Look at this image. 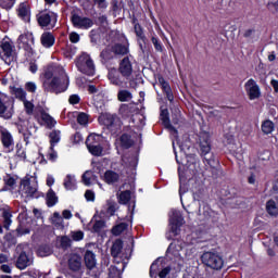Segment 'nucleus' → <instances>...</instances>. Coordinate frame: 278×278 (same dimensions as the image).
I'll return each mask as SVG.
<instances>
[{
    "label": "nucleus",
    "instance_id": "61",
    "mask_svg": "<svg viewBox=\"0 0 278 278\" xmlns=\"http://www.w3.org/2000/svg\"><path fill=\"white\" fill-rule=\"evenodd\" d=\"M77 123L79 125H88V114L86 113H80L78 116H77Z\"/></svg>",
    "mask_w": 278,
    "mask_h": 278
},
{
    "label": "nucleus",
    "instance_id": "44",
    "mask_svg": "<svg viewBox=\"0 0 278 278\" xmlns=\"http://www.w3.org/2000/svg\"><path fill=\"white\" fill-rule=\"evenodd\" d=\"M104 181L106 184H116V181H118V174H116V172L113 170L105 172Z\"/></svg>",
    "mask_w": 278,
    "mask_h": 278
},
{
    "label": "nucleus",
    "instance_id": "19",
    "mask_svg": "<svg viewBox=\"0 0 278 278\" xmlns=\"http://www.w3.org/2000/svg\"><path fill=\"white\" fill-rule=\"evenodd\" d=\"M67 265L72 273H79L81 270V255L71 253L68 256Z\"/></svg>",
    "mask_w": 278,
    "mask_h": 278
},
{
    "label": "nucleus",
    "instance_id": "34",
    "mask_svg": "<svg viewBox=\"0 0 278 278\" xmlns=\"http://www.w3.org/2000/svg\"><path fill=\"white\" fill-rule=\"evenodd\" d=\"M18 218L21 222L20 227L17 228L18 233H29V229L23 230V220H27V218H29V215L27 214V208H22Z\"/></svg>",
    "mask_w": 278,
    "mask_h": 278
},
{
    "label": "nucleus",
    "instance_id": "55",
    "mask_svg": "<svg viewBox=\"0 0 278 278\" xmlns=\"http://www.w3.org/2000/svg\"><path fill=\"white\" fill-rule=\"evenodd\" d=\"M51 253L52 251L51 248H49V245H42L37 251V255H39V257H47L51 255Z\"/></svg>",
    "mask_w": 278,
    "mask_h": 278
},
{
    "label": "nucleus",
    "instance_id": "2",
    "mask_svg": "<svg viewBox=\"0 0 278 278\" xmlns=\"http://www.w3.org/2000/svg\"><path fill=\"white\" fill-rule=\"evenodd\" d=\"M161 121L164 124V126L169 129L170 135L176 138V144L178 146L179 149V153L181 155V157H184L185 155V160L181 159L179 160V156L177 155V148L175 147V140H173V149H174V153L176 155V162L177 164H182V166H190V160H191V164H194V155H186V149H190V146L186 144H181L179 142V140L177 139V129H175V127H173V125H170V119L168 118V109H163L161 110Z\"/></svg>",
    "mask_w": 278,
    "mask_h": 278
},
{
    "label": "nucleus",
    "instance_id": "64",
    "mask_svg": "<svg viewBox=\"0 0 278 278\" xmlns=\"http://www.w3.org/2000/svg\"><path fill=\"white\" fill-rule=\"evenodd\" d=\"M15 2H11V4L8 3V0H0V8L3 10H12L14 8Z\"/></svg>",
    "mask_w": 278,
    "mask_h": 278
},
{
    "label": "nucleus",
    "instance_id": "41",
    "mask_svg": "<svg viewBox=\"0 0 278 278\" xmlns=\"http://www.w3.org/2000/svg\"><path fill=\"white\" fill-rule=\"evenodd\" d=\"M123 251V241L116 240L111 248V255L113 257H118Z\"/></svg>",
    "mask_w": 278,
    "mask_h": 278
},
{
    "label": "nucleus",
    "instance_id": "8",
    "mask_svg": "<svg viewBox=\"0 0 278 278\" xmlns=\"http://www.w3.org/2000/svg\"><path fill=\"white\" fill-rule=\"evenodd\" d=\"M202 264L208 266V268H213V270H220L225 265V261L223 256H220L216 252H204L201 256Z\"/></svg>",
    "mask_w": 278,
    "mask_h": 278
},
{
    "label": "nucleus",
    "instance_id": "52",
    "mask_svg": "<svg viewBox=\"0 0 278 278\" xmlns=\"http://www.w3.org/2000/svg\"><path fill=\"white\" fill-rule=\"evenodd\" d=\"M70 238L73 242H81L84 240V231L75 230L70 232Z\"/></svg>",
    "mask_w": 278,
    "mask_h": 278
},
{
    "label": "nucleus",
    "instance_id": "20",
    "mask_svg": "<svg viewBox=\"0 0 278 278\" xmlns=\"http://www.w3.org/2000/svg\"><path fill=\"white\" fill-rule=\"evenodd\" d=\"M85 266L88 270H93L97 268V255L92 251L87 250L84 255Z\"/></svg>",
    "mask_w": 278,
    "mask_h": 278
},
{
    "label": "nucleus",
    "instance_id": "28",
    "mask_svg": "<svg viewBox=\"0 0 278 278\" xmlns=\"http://www.w3.org/2000/svg\"><path fill=\"white\" fill-rule=\"evenodd\" d=\"M63 186L67 190H77V179H75V176L68 174L64 179Z\"/></svg>",
    "mask_w": 278,
    "mask_h": 278
},
{
    "label": "nucleus",
    "instance_id": "33",
    "mask_svg": "<svg viewBox=\"0 0 278 278\" xmlns=\"http://www.w3.org/2000/svg\"><path fill=\"white\" fill-rule=\"evenodd\" d=\"M104 30H102L101 28H99V30H91L90 31V38H91V42H93V45H97V42H101V38H105L108 40V36H103Z\"/></svg>",
    "mask_w": 278,
    "mask_h": 278
},
{
    "label": "nucleus",
    "instance_id": "13",
    "mask_svg": "<svg viewBox=\"0 0 278 278\" xmlns=\"http://www.w3.org/2000/svg\"><path fill=\"white\" fill-rule=\"evenodd\" d=\"M0 139L4 151L12 153V151H14V137H12L10 130L3 126H0Z\"/></svg>",
    "mask_w": 278,
    "mask_h": 278
},
{
    "label": "nucleus",
    "instance_id": "56",
    "mask_svg": "<svg viewBox=\"0 0 278 278\" xmlns=\"http://www.w3.org/2000/svg\"><path fill=\"white\" fill-rule=\"evenodd\" d=\"M41 118H42V121H45V123H47L48 127H55L56 122L53 117H51V115H49L47 113H42Z\"/></svg>",
    "mask_w": 278,
    "mask_h": 278
},
{
    "label": "nucleus",
    "instance_id": "18",
    "mask_svg": "<svg viewBox=\"0 0 278 278\" xmlns=\"http://www.w3.org/2000/svg\"><path fill=\"white\" fill-rule=\"evenodd\" d=\"M121 75L126 76L130 79V81H134V65L131 64V61L128 59V56L124 58L119 62L118 70Z\"/></svg>",
    "mask_w": 278,
    "mask_h": 278
},
{
    "label": "nucleus",
    "instance_id": "9",
    "mask_svg": "<svg viewBox=\"0 0 278 278\" xmlns=\"http://www.w3.org/2000/svg\"><path fill=\"white\" fill-rule=\"evenodd\" d=\"M100 125H104L106 129H110L111 134H118L121 131V119L116 115L104 113L99 116Z\"/></svg>",
    "mask_w": 278,
    "mask_h": 278
},
{
    "label": "nucleus",
    "instance_id": "24",
    "mask_svg": "<svg viewBox=\"0 0 278 278\" xmlns=\"http://www.w3.org/2000/svg\"><path fill=\"white\" fill-rule=\"evenodd\" d=\"M41 45L46 49H51L53 45H55V37L51 33H43L41 35Z\"/></svg>",
    "mask_w": 278,
    "mask_h": 278
},
{
    "label": "nucleus",
    "instance_id": "17",
    "mask_svg": "<svg viewBox=\"0 0 278 278\" xmlns=\"http://www.w3.org/2000/svg\"><path fill=\"white\" fill-rule=\"evenodd\" d=\"M244 89L251 101H255V99H260V97L262 96V91H260V86L253 78H250L245 83Z\"/></svg>",
    "mask_w": 278,
    "mask_h": 278
},
{
    "label": "nucleus",
    "instance_id": "50",
    "mask_svg": "<svg viewBox=\"0 0 278 278\" xmlns=\"http://www.w3.org/2000/svg\"><path fill=\"white\" fill-rule=\"evenodd\" d=\"M123 162L126 164V166H129L130 168H136L138 166V156L132 155L127 159V156H123Z\"/></svg>",
    "mask_w": 278,
    "mask_h": 278
},
{
    "label": "nucleus",
    "instance_id": "1",
    "mask_svg": "<svg viewBox=\"0 0 278 278\" xmlns=\"http://www.w3.org/2000/svg\"><path fill=\"white\" fill-rule=\"evenodd\" d=\"M43 90L60 94L68 90V76L64 67L50 65L45 72Z\"/></svg>",
    "mask_w": 278,
    "mask_h": 278
},
{
    "label": "nucleus",
    "instance_id": "48",
    "mask_svg": "<svg viewBox=\"0 0 278 278\" xmlns=\"http://www.w3.org/2000/svg\"><path fill=\"white\" fill-rule=\"evenodd\" d=\"M266 210L270 216H277L278 215V206L277 203H275L274 200H269L266 204Z\"/></svg>",
    "mask_w": 278,
    "mask_h": 278
},
{
    "label": "nucleus",
    "instance_id": "59",
    "mask_svg": "<svg viewBox=\"0 0 278 278\" xmlns=\"http://www.w3.org/2000/svg\"><path fill=\"white\" fill-rule=\"evenodd\" d=\"M160 262L154 261L152 265L150 266V277H155L157 275V270H160Z\"/></svg>",
    "mask_w": 278,
    "mask_h": 278
},
{
    "label": "nucleus",
    "instance_id": "27",
    "mask_svg": "<svg viewBox=\"0 0 278 278\" xmlns=\"http://www.w3.org/2000/svg\"><path fill=\"white\" fill-rule=\"evenodd\" d=\"M178 175H179V181H180L179 197H180V201H181L184 194H186V192H188V186L186 185V177L184 176V173L181 172V166L178 167Z\"/></svg>",
    "mask_w": 278,
    "mask_h": 278
},
{
    "label": "nucleus",
    "instance_id": "5",
    "mask_svg": "<svg viewBox=\"0 0 278 278\" xmlns=\"http://www.w3.org/2000/svg\"><path fill=\"white\" fill-rule=\"evenodd\" d=\"M86 146L91 155H94L96 157H101V155H103V137L101 135H89L86 140Z\"/></svg>",
    "mask_w": 278,
    "mask_h": 278
},
{
    "label": "nucleus",
    "instance_id": "15",
    "mask_svg": "<svg viewBox=\"0 0 278 278\" xmlns=\"http://www.w3.org/2000/svg\"><path fill=\"white\" fill-rule=\"evenodd\" d=\"M72 24L76 29H90L94 25V22L90 17L81 16L79 14H73L71 17Z\"/></svg>",
    "mask_w": 278,
    "mask_h": 278
},
{
    "label": "nucleus",
    "instance_id": "12",
    "mask_svg": "<svg viewBox=\"0 0 278 278\" xmlns=\"http://www.w3.org/2000/svg\"><path fill=\"white\" fill-rule=\"evenodd\" d=\"M18 131L22 134L26 144H29V140H31V138H36L38 127H36L35 123L24 122L23 125L18 126Z\"/></svg>",
    "mask_w": 278,
    "mask_h": 278
},
{
    "label": "nucleus",
    "instance_id": "45",
    "mask_svg": "<svg viewBox=\"0 0 278 278\" xmlns=\"http://www.w3.org/2000/svg\"><path fill=\"white\" fill-rule=\"evenodd\" d=\"M61 131L60 130H52L49 135L50 138V147H55V144H58V142H60L62 136H61Z\"/></svg>",
    "mask_w": 278,
    "mask_h": 278
},
{
    "label": "nucleus",
    "instance_id": "26",
    "mask_svg": "<svg viewBox=\"0 0 278 278\" xmlns=\"http://www.w3.org/2000/svg\"><path fill=\"white\" fill-rule=\"evenodd\" d=\"M93 105L100 114H103V111L105 110V100H103V94L98 93L93 96Z\"/></svg>",
    "mask_w": 278,
    "mask_h": 278
},
{
    "label": "nucleus",
    "instance_id": "46",
    "mask_svg": "<svg viewBox=\"0 0 278 278\" xmlns=\"http://www.w3.org/2000/svg\"><path fill=\"white\" fill-rule=\"evenodd\" d=\"M118 201L122 205H127V203L131 201V191L129 190L122 191L118 195Z\"/></svg>",
    "mask_w": 278,
    "mask_h": 278
},
{
    "label": "nucleus",
    "instance_id": "7",
    "mask_svg": "<svg viewBox=\"0 0 278 278\" xmlns=\"http://www.w3.org/2000/svg\"><path fill=\"white\" fill-rule=\"evenodd\" d=\"M14 116V100L5 93L0 94V118L10 121Z\"/></svg>",
    "mask_w": 278,
    "mask_h": 278
},
{
    "label": "nucleus",
    "instance_id": "11",
    "mask_svg": "<svg viewBox=\"0 0 278 278\" xmlns=\"http://www.w3.org/2000/svg\"><path fill=\"white\" fill-rule=\"evenodd\" d=\"M36 192H38V185L29 179V178H24L21 181L20 185V194L24 197L25 199H29L31 197H36Z\"/></svg>",
    "mask_w": 278,
    "mask_h": 278
},
{
    "label": "nucleus",
    "instance_id": "42",
    "mask_svg": "<svg viewBox=\"0 0 278 278\" xmlns=\"http://www.w3.org/2000/svg\"><path fill=\"white\" fill-rule=\"evenodd\" d=\"M132 23L137 38L144 42V40H147V37L144 36V29H142V26L140 25V23H137L136 20H134Z\"/></svg>",
    "mask_w": 278,
    "mask_h": 278
},
{
    "label": "nucleus",
    "instance_id": "10",
    "mask_svg": "<svg viewBox=\"0 0 278 278\" xmlns=\"http://www.w3.org/2000/svg\"><path fill=\"white\" fill-rule=\"evenodd\" d=\"M37 21L40 27H47V29H53L58 24V14L51 11H41L37 15Z\"/></svg>",
    "mask_w": 278,
    "mask_h": 278
},
{
    "label": "nucleus",
    "instance_id": "36",
    "mask_svg": "<svg viewBox=\"0 0 278 278\" xmlns=\"http://www.w3.org/2000/svg\"><path fill=\"white\" fill-rule=\"evenodd\" d=\"M112 52L115 53V55H127V53H129V47L117 43L112 47Z\"/></svg>",
    "mask_w": 278,
    "mask_h": 278
},
{
    "label": "nucleus",
    "instance_id": "63",
    "mask_svg": "<svg viewBox=\"0 0 278 278\" xmlns=\"http://www.w3.org/2000/svg\"><path fill=\"white\" fill-rule=\"evenodd\" d=\"M37 86H36V83L34 81H28L25 84V89L27 90V92H36L37 90Z\"/></svg>",
    "mask_w": 278,
    "mask_h": 278
},
{
    "label": "nucleus",
    "instance_id": "32",
    "mask_svg": "<svg viewBox=\"0 0 278 278\" xmlns=\"http://www.w3.org/2000/svg\"><path fill=\"white\" fill-rule=\"evenodd\" d=\"M261 129L265 136H268L269 134L275 131V123L270 119H266L262 123Z\"/></svg>",
    "mask_w": 278,
    "mask_h": 278
},
{
    "label": "nucleus",
    "instance_id": "54",
    "mask_svg": "<svg viewBox=\"0 0 278 278\" xmlns=\"http://www.w3.org/2000/svg\"><path fill=\"white\" fill-rule=\"evenodd\" d=\"M114 53L110 48H105L104 50H102V52L100 53V58L102 60V62H108L110 60H112L113 54Z\"/></svg>",
    "mask_w": 278,
    "mask_h": 278
},
{
    "label": "nucleus",
    "instance_id": "22",
    "mask_svg": "<svg viewBox=\"0 0 278 278\" xmlns=\"http://www.w3.org/2000/svg\"><path fill=\"white\" fill-rule=\"evenodd\" d=\"M157 80H159V84H160L163 92L166 94L167 99L172 103V101H174V99H175V96H173V89H170V85L162 76H159Z\"/></svg>",
    "mask_w": 278,
    "mask_h": 278
},
{
    "label": "nucleus",
    "instance_id": "43",
    "mask_svg": "<svg viewBox=\"0 0 278 278\" xmlns=\"http://www.w3.org/2000/svg\"><path fill=\"white\" fill-rule=\"evenodd\" d=\"M119 142L123 149H129L134 144V140H131V137L127 134L121 136Z\"/></svg>",
    "mask_w": 278,
    "mask_h": 278
},
{
    "label": "nucleus",
    "instance_id": "31",
    "mask_svg": "<svg viewBox=\"0 0 278 278\" xmlns=\"http://www.w3.org/2000/svg\"><path fill=\"white\" fill-rule=\"evenodd\" d=\"M12 94H14L15 99H18V101H25L27 100V91L23 89L22 87H13L11 89Z\"/></svg>",
    "mask_w": 278,
    "mask_h": 278
},
{
    "label": "nucleus",
    "instance_id": "60",
    "mask_svg": "<svg viewBox=\"0 0 278 278\" xmlns=\"http://www.w3.org/2000/svg\"><path fill=\"white\" fill-rule=\"evenodd\" d=\"M48 160L50 162H56V160H58V152L55 151L53 146H50V151L48 153Z\"/></svg>",
    "mask_w": 278,
    "mask_h": 278
},
{
    "label": "nucleus",
    "instance_id": "38",
    "mask_svg": "<svg viewBox=\"0 0 278 278\" xmlns=\"http://www.w3.org/2000/svg\"><path fill=\"white\" fill-rule=\"evenodd\" d=\"M117 99L122 103H125L127 101H131V99H134V96L129 92V90L122 89L117 92Z\"/></svg>",
    "mask_w": 278,
    "mask_h": 278
},
{
    "label": "nucleus",
    "instance_id": "35",
    "mask_svg": "<svg viewBox=\"0 0 278 278\" xmlns=\"http://www.w3.org/2000/svg\"><path fill=\"white\" fill-rule=\"evenodd\" d=\"M97 181V176L91 170H87L83 174V184L86 186H92Z\"/></svg>",
    "mask_w": 278,
    "mask_h": 278
},
{
    "label": "nucleus",
    "instance_id": "58",
    "mask_svg": "<svg viewBox=\"0 0 278 278\" xmlns=\"http://www.w3.org/2000/svg\"><path fill=\"white\" fill-rule=\"evenodd\" d=\"M108 278H121V269H117L116 266H111L109 268V277Z\"/></svg>",
    "mask_w": 278,
    "mask_h": 278
},
{
    "label": "nucleus",
    "instance_id": "39",
    "mask_svg": "<svg viewBox=\"0 0 278 278\" xmlns=\"http://www.w3.org/2000/svg\"><path fill=\"white\" fill-rule=\"evenodd\" d=\"M48 207H53L58 203V195L53 189H49L47 197H46Z\"/></svg>",
    "mask_w": 278,
    "mask_h": 278
},
{
    "label": "nucleus",
    "instance_id": "16",
    "mask_svg": "<svg viewBox=\"0 0 278 278\" xmlns=\"http://www.w3.org/2000/svg\"><path fill=\"white\" fill-rule=\"evenodd\" d=\"M169 225H170L172 233H174V236H177V233H179V227L184 225V216H181V212L177 210L170 211Z\"/></svg>",
    "mask_w": 278,
    "mask_h": 278
},
{
    "label": "nucleus",
    "instance_id": "14",
    "mask_svg": "<svg viewBox=\"0 0 278 278\" xmlns=\"http://www.w3.org/2000/svg\"><path fill=\"white\" fill-rule=\"evenodd\" d=\"M0 60L7 63L9 66L14 62V51L12 50V43L8 41L0 42Z\"/></svg>",
    "mask_w": 278,
    "mask_h": 278
},
{
    "label": "nucleus",
    "instance_id": "62",
    "mask_svg": "<svg viewBox=\"0 0 278 278\" xmlns=\"http://www.w3.org/2000/svg\"><path fill=\"white\" fill-rule=\"evenodd\" d=\"M93 3L99 10H108V0H93Z\"/></svg>",
    "mask_w": 278,
    "mask_h": 278
},
{
    "label": "nucleus",
    "instance_id": "49",
    "mask_svg": "<svg viewBox=\"0 0 278 278\" xmlns=\"http://www.w3.org/2000/svg\"><path fill=\"white\" fill-rule=\"evenodd\" d=\"M72 244H73V240L71 239V237H68V236L61 237V239H60L61 249L66 251L67 249H71Z\"/></svg>",
    "mask_w": 278,
    "mask_h": 278
},
{
    "label": "nucleus",
    "instance_id": "53",
    "mask_svg": "<svg viewBox=\"0 0 278 278\" xmlns=\"http://www.w3.org/2000/svg\"><path fill=\"white\" fill-rule=\"evenodd\" d=\"M127 229V223H121L112 228L113 236H121Z\"/></svg>",
    "mask_w": 278,
    "mask_h": 278
},
{
    "label": "nucleus",
    "instance_id": "30",
    "mask_svg": "<svg viewBox=\"0 0 278 278\" xmlns=\"http://www.w3.org/2000/svg\"><path fill=\"white\" fill-rule=\"evenodd\" d=\"M4 189L3 190H14L16 188V178L12 175H5L3 177Z\"/></svg>",
    "mask_w": 278,
    "mask_h": 278
},
{
    "label": "nucleus",
    "instance_id": "21",
    "mask_svg": "<svg viewBox=\"0 0 278 278\" xmlns=\"http://www.w3.org/2000/svg\"><path fill=\"white\" fill-rule=\"evenodd\" d=\"M0 216L3 220L4 229L10 231V225H12V213L10 212V207L5 206L0 208Z\"/></svg>",
    "mask_w": 278,
    "mask_h": 278
},
{
    "label": "nucleus",
    "instance_id": "3",
    "mask_svg": "<svg viewBox=\"0 0 278 278\" xmlns=\"http://www.w3.org/2000/svg\"><path fill=\"white\" fill-rule=\"evenodd\" d=\"M200 150L202 155H204V162L211 168H217L218 159H216L214 154H210V151H212V146L210 144V134L203 132L200 136Z\"/></svg>",
    "mask_w": 278,
    "mask_h": 278
},
{
    "label": "nucleus",
    "instance_id": "47",
    "mask_svg": "<svg viewBox=\"0 0 278 278\" xmlns=\"http://www.w3.org/2000/svg\"><path fill=\"white\" fill-rule=\"evenodd\" d=\"M151 42L154 46L155 51L159 53H162L164 51V46L162 45V41H160V38H157V35L155 33L152 34Z\"/></svg>",
    "mask_w": 278,
    "mask_h": 278
},
{
    "label": "nucleus",
    "instance_id": "25",
    "mask_svg": "<svg viewBox=\"0 0 278 278\" xmlns=\"http://www.w3.org/2000/svg\"><path fill=\"white\" fill-rule=\"evenodd\" d=\"M105 227V222L103 219L94 220L91 219V222L88 224V229L92 231V233H100V231Z\"/></svg>",
    "mask_w": 278,
    "mask_h": 278
},
{
    "label": "nucleus",
    "instance_id": "37",
    "mask_svg": "<svg viewBox=\"0 0 278 278\" xmlns=\"http://www.w3.org/2000/svg\"><path fill=\"white\" fill-rule=\"evenodd\" d=\"M98 23H100V29H102V36H110V28H108V16L101 15L98 17Z\"/></svg>",
    "mask_w": 278,
    "mask_h": 278
},
{
    "label": "nucleus",
    "instance_id": "51",
    "mask_svg": "<svg viewBox=\"0 0 278 278\" xmlns=\"http://www.w3.org/2000/svg\"><path fill=\"white\" fill-rule=\"evenodd\" d=\"M16 157L21 162H25L27 160V152L25 151V148L21 144H16Z\"/></svg>",
    "mask_w": 278,
    "mask_h": 278
},
{
    "label": "nucleus",
    "instance_id": "29",
    "mask_svg": "<svg viewBox=\"0 0 278 278\" xmlns=\"http://www.w3.org/2000/svg\"><path fill=\"white\" fill-rule=\"evenodd\" d=\"M17 12L20 18H22L23 21H29V5L27 3H21Z\"/></svg>",
    "mask_w": 278,
    "mask_h": 278
},
{
    "label": "nucleus",
    "instance_id": "4",
    "mask_svg": "<svg viewBox=\"0 0 278 278\" xmlns=\"http://www.w3.org/2000/svg\"><path fill=\"white\" fill-rule=\"evenodd\" d=\"M76 66L83 75L92 77L96 73L94 61L90 54L83 52L76 60Z\"/></svg>",
    "mask_w": 278,
    "mask_h": 278
},
{
    "label": "nucleus",
    "instance_id": "40",
    "mask_svg": "<svg viewBox=\"0 0 278 278\" xmlns=\"http://www.w3.org/2000/svg\"><path fill=\"white\" fill-rule=\"evenodd\" d=\"M18 42L29 47V45H34V35L31 33H25L23 35H20Z\"/></svg>",
    "mask_w": 278,
    "mask_h": 278
},
{
    "label": "nucleus",
    "instance_id": "57",
    "mask_svg": "<svg viewBox=\"0 0 278 278\" xmlns=\"http://www.w3.org/2000/svg\"><path fill=\"white\" fill-rule=\"evenodd\" d=\"M22 103L24 104V110H25L26 114L31 116V114H34V103L28 100H24V101H22Z\"/></svg>",
    "mask_w": 278,
    "mask_h": 278
},
{
    "label": "nucleus",
    "instance_id": "6",
    "mask_svg": "<svg viewBox=\"0 0 278 278\" xmlns=\"http://www.w3.org/2000/svg\"><path fill=\"white\" fill-rule=\"evenodd\" d=\"M108 78L110 84H112V86H117L118 88H127V84H129L130 88H136V85H134V80L129 79L126 76H123L119 70H116V68L110 70L108 74Z\"/></svg>",
    "mask_w": 278,
    "mask_h": 278
},
{
    "label": "nucleus",
    "instance_id": "23",
    "mask_svg": "<svg viewBox=\"0 0 278 278\" xmlns=\"http://www.w3.org/2000/svg\"><path fill=\"white\" fill-rule=\"evenodd\" d=\"M33 261L27 256L25 252H22L16 261V268L20 270H25L27 266H31Z\"/></svg>",
    "mask_w": 278,
    "mask_h": 278
}]
</instances>
